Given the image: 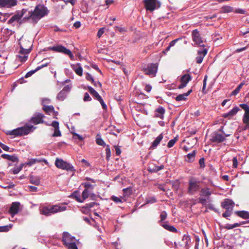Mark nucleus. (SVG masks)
<instances>
[{
    "mask_svg": "<svg viewBox=\"0 0 249 249\" xmlns=\"http://www.w3.org/2000/svg\"><path fill=\"white\" fill-rule=\"evenodd\" d=\"M240 107L244 110L242 121L245 124V129L249 128V105L246 104H241Z\"/></svg>",
    "mask_w": 249,
    "mask_h": 249,
    "instance_id": "obj_7",
    "label": "nucleus"
},
{
    "mask_svg": "<svg viewBox=\"0 0 249 249\" xmlns=\"http://www.w3.org/2000/svg\"><path fill=\"white\" fill-rule=\"evenodd\" d=\"M199 163L200 164V167L201 168H204L205 167V162L204 158H201L199 160Z\"/></svg>",
    "mask_w": 249,
    "mask_h": 249,
    "instance_id": "obj_62",
    "label": "nucleus"
},
{
    "mask_svg": "<svg viewBox=\"0 0 249 249\" xmlns=\"http://www.w3.org/2000/svg\"><path fill=\"white\" fill-rule=\"evenodd\" d=\"M241 225V223H235L234 224H226V225L225 226V228L228 229V230H231V229H233L234 228L239 227Z\"/></svg>",
    "mask_w": 249,
    "mask_h": 249,
    "instance_id": "obj_44",
    "label": "nucleus"
},
{
    "mask_svg": "<svg viewBox=\"0 0 249 249\" xmlns=\"http://www.w3.org/2000/svg\"><path fill=\"white\" fill-rule=\"evenodd\" d=\"M192 92V89L189 90L186 93L179 94L176 97V100L177 101H185L187 97Z\"/></svg>",
    "mask_w": 249,
    "mask_h": 249,
    "instance_id": "obj_28",
    "label": "nucleus"
},
{
    "mask_svg": "<svg viewBox=\"0 0 249 249\" xmlns=\"http://www.w3.org/2000/svg\"><path fill=\"white\" fill-rule=\"evenodd\" d=\"M39 212L41 214L45 216H50L49 210L48 206H43L39 208Z\"/></svg>",
    "mask_w": 249,
    "mask_h": 249,
    "instance_id": "obj_33",
    "label": "nucleus"
},
{
    "mask_svg": "<svg viewBox=\"0 0 249 249\" xmlns=\"http://www.w3.org/2000/svg\"><path fill=\"white\" fill-rule=\"evenodd\" d=\"M48 125H52L54 128V133L52 135L53 137H60L61 136V133L59 130V123L57 121H53L51 124L46 123Z\"/></svg>",
    "mask_w": 249,
    "mask_h": 249,
    "instance_id": "obj_19",
    "label": "nucleus"
},
{
    "mask_svg": "<svg viewBox=\"0 0 249 249\" xmlns=\"http://www.w3.org/2000/svg\"><path fill=\"white\" fill-rule=\"evenodd\" d=\"M90 194V191L88 189H84L82 193V198L77 197L76 200L79 202H83L86 199L88 198Z\"/></svg>",
    "mask_w": 249,
    "mask_h": 249,
    "instance_id": "obj_27",
    "label": "nucleus"
},
{
    "mask_svg": "<svg viewBox=\"0 0 249 249\" xmlns=\"http://www.w3.org/2000/svg\"><path fill=\"white\" fill-rule=\"evenodd\" d=\"M165 109L161 106L159 107L155 111V117L160 118L161 119L164 118Z\"/></svg>",
    "mask_w": 249,
    "mask_h": 249,
    "instance_id": "obj_24",
    "label": "nucleus"
},
{
    "mask_svg": "<svg viewBox=\"0 0 249 249\" xmlns=\"http://www.w3.org/2000/svg\"><path fill=\"white\" fill-rule=\"evenodd\" d=\"M27 9H23L20 13H18L13 16L8 21L7 23L14 25L15 22H18L24 15L27 12Z\"/></svg>",
    "mask_w": 249,
    "mask_h": 249,
    "instance_id": "obj_11",
    "label": "nucleus"
},
{
    "mask_svg": "<svg viewBox=\"0 0 249 249\" xmlns=\"http://www.w3.org/2000/svg\"><path fill=\"white\" fill-rule=\"evenodd\" d=\"M111 199L116 203H122V200L121 199V198L115 196H112L111 197Z\"/></svg>",
    "mask_w": 249,
    "mask_h": 249,
    "instance_id": "obj_49",
    "label": "nucleus"
},
{
    "mask_svg": "<svg viewBox=\"0 0 249 249\" xmlns=\"http://www.w3.org/2000/svg\"><path fill=\"white\" fill-rule=\"evenodd\" d=\"M160 225L165 229L170 231L173 232H177L178 231V230L174 226L169 225L167 222L163 223L160 224Z\"/></svg>",
    "mask_w": 249,
    "mask_h": 249,
    "instance_id": "obj_29",
    "label": "nucleus"
},
{
    "mask_svg": "<svg viewBox=\"0 0 249 249\" xmlns=\"http://www.w3.org/2000/svg\"><path fill=\"white\" fill-rule=\"evenodd\" d=\"M17 0H0V7L11 8L17 5Z\"/></svg>",
    "mask_w": 249,
    "mask_h": 249,
    "instance_id": "obj_15",
    "label": "nucleus"
},
{
    "mask_svg": "<svg viewBox=\"0 0 249 249\" xmlns=\"http://www.w3.org/2000/svg\"><path fill=\"white\" fill-rule=\"evenodd\" d=\"M158 65L157 64L151 63L147 65L142 66V71L146 75L151 77H155L156 75L158 70Z\"/></svg>",
    "mask_w": 249,
    "mask_h": 249,
    "instance_id": "obj_4",
    "label": "nucleus"
},
{
    "mask_svg": "<svg viewBox=\"0 0 249 249\" xmlns=\"http://www.w3.org/2000/svg\"><path fill=\"white\" fill-rule=\"evenodd\" d=\"M43 109L47 114L50 115H52V113H54V107L53 106L44 105Z\"/></svg>",
    "mask_w": 249,
    "mask_h": 249,
    "instance_id": "obj_32",
    "label": "nucleus"
},
{
    "mask_svg": "<svg viewBox=\"0 0 249 249\" xmlns=\"http://www.w3.org/2000/svg\"><path fill=\"white\" fill-rule=\"evenodd\" d=\"M63 241L68 249H77L75 238L71 236L68 232H64L63 233Z\"/></svg>",
    "mask_w": 249,
    "mask_h": 249,
    "instance_id": "obj_3",
    "label": "nucleus"
},
{
    "mask_svg": "<svg viewBox=\"0 0 249 249\" xmlns=\"http://www.w3.org/2000/svg\"><path fill=\"white\" fill-rule=\"evenodd\" d=\"M239 110V108L238 107L235 106L228 112L223 114L222 116L225 118L230 119L234 116Z\"/></svg>",
    "mask_w": 249,
    "mask_h": 249,
    "instance_id": "obj_21",
    "label": "nucleus"
},
{
    "mask_svg": "<svg viewBox=\"0 0 249 249\" xmlns=\"http://www.w3.org/2000/svg\"><path fill=\"white\" fill-rule=\"evenodd\" d=\"M97 203L94 202H90L86 204V208L90 209L93 207Z\"/></svg>",
    "mask_w": 249,
    "mask_h": 249,
    "instance_id": "obj_58",
    "label": "nucleus"
},
{
    "mask_svg": "<svg viewBox=\"0 0 249 249\" xmlns=\"http://www.w3.org/2000/svg\"><path fill=\"white\" fill-rule=\"evenodd\" d=\"M144 7L147 11L152 12L160 7L158 0H144Z\"/></svg>",
    "mask_w": 249,
    "mask_h": 249,
    "instance_id": "obj_9",
    "label": "nucleus"
},
{
    "mask_svg": "<svg viewBox=\"0 0 249 249\" xmlns=\"http://www.w3.org/2000/svg\"><path fill=\"white\" fill-rule=\"evenodd\" d=\"M36 71H36V69H35V70L31 71H30L28 72L26 74V75H25V77L26 78L29 77L31 76H32V75H33L35 72H36Z\"/></svg>",
    "mask_w": 249,
    "mask_h": 249,
    "instance_id": "obj_56",
    "label": "nucleus"
},
{
    "mask_svg": "<svg viewBox=\"0 0 249 249\" xmlns=\"http://www.w3.org/2000/svg\"><path fill=\"white\" fill-rule=\"evenodd\" d=\"M232 211V210L230 209H226V211L222 214V216L224 217H228L231 215Z\"/></svg>",
    "mask_w": 249,
    "mask_h": 249,
    "instance_id": "obj_51",
    "label": "nucleus"
},
{
    "mask_svg": "<svg viewBox=\"0 0 249 249\" xmlns=\"http://www.w3.org/2000/svg\"><path fill=\"white\" fill-rule=\"evenodd\" d=\"M186 42V41L185 40L184 38H177L172 41L170 43L168 47H173L174 45H175L176 43H177V45L178 46H182L184 45V44H185Z\"/></svg>",
    "mask_w": 249,
    "mask_h": 249,
    "instance_id": "obj_26",
    "label": "nucleus"
},
{
    "mask_svg": "<svg viewBox=\"0 0 249 249\" xmlns=\"http://www.w3.org/2000/svg\"><path fill=\"white\" fill-rule=\"evenodd\" d=\"M167 216V214L165 211H162L161 212L160 214V220L159 221V223L163 222L165 220Z\"/></svg>",
    "mask_w": 249,
    "mask_h": 249,
    "instance_id": "obj_46",
    "label": "nucleus"
},
{
    "mask_svg": "<svg viewBox=\"0 0 249 249\" xmlns=\"http://www.w3.org/2000/svg\"><path fill=\"white\" fill-rule=\"evenodd\" d=\"M71 87L69 85H66L64 87L62 90L64 91L65 93L67 94V92H68L70 91Z\"/></svg>",
    "mask_w": 249,
    "mask_h": 249,
    "instance_id": "obj_61",
    "label": "nucleus"
},
{
    "mask_svg": "<svg viewBox=\"0 0 249 249\" xmlns=\"http://www.w3.org/2000/svg\"><path fill=\"white\" fill-rule=\"evenodd\" d=\"M192 36L195 44L198 45L199 47H205V45L203 44L204 39L202 37L201 34L197 29L192 31Z\"/></svg>",
    "mask_w": 249,
    "mask_h": 249,
    "instance_id": "obj_8",
    "label": "nucleus"
},
{
    "mask_svg": "<svg viewBox=\"0 0 249 249\" xmlns=\"http://www.w3.org/2000/svg\"><path fill=\"white\" fill-rule=\"evenodd\" d=\"M211 195L210 189L208 188L202 189L200 192L201 196L209 197Z\"/></svg>",
    "mask_w": 249,
    "mask_h": 249,
    "instance_id": "obj_35",
    "label": "nucleus"
},
{
    "mask_svg": "<svg viewBox=\"0 0 249 249\" xmlns=\"http://www.w3.org/2000/svg\"><path fill=\"white\" fill-rule=\"evenodd\" d=\"M177 141H178L177 137H175L173 139L170 140L168 143L167 146L169 148H171V147H173Z\"/></svg>",
    "mask_w": 249,
    "mask_h": 249,
    "instance_id": "obj_47",
    "label": "nucleus"
},
{
    "mask_svg": "<svg viewBox=\"0 0 249 249\" xmlns=\"http://www.w3.org/2000/svg\"><path fill=\"white\" fill-rule=\"evenodd\" d=\"M31 48L25 49L24 48H20L18 52V54L17 55V59L21 62H25L28 57V54L31 52Z\"/></svg>",
    "mask_w": 249,
    "mask_h": 249,
    "instance_id": "obj_12",
    "label": "nucleus"
},
{
    "mask_svg": "<svg viewBox=\"0 0 249 249\" xmlns=\"http://www.w3.org/2000/svg\"><path fill=\"white\" fill-rule=\"evenodd\" d=\"M191 79V76L189 74H185L182 75L180 78L181 84L178 86V88L182 89L185 87Z\"/></svg>",
    "mask_w": 249,
    "mask_h": 249,
    "instance_id": "obj_17",
    "label": "nucleus"
},
{
    "mask_svg": "<svg viewBox=\"0 0 249 249\" xmlns=\"http://www.w3.org/2000/svg\"><path fill=\"white\" fill-rule=\"evenodd\" d=\"M48 50L67 54L70 56L71 59H73L74 58V56L71 52L66 48H48Z\"/></svg>",
    "mask_w": 249,
    "mask_h": 249,
    "instance_id": "obj_14",
    "label": "nucleus"
},
{
    "mask_svg": "<svg viewBox=\"0 0 249 249\" xmlns=\"http://www.w3.org/2000/svg\"><path fill=\"white\" fill-rule=\"evenodd\" d=\"M96 142L97 144L105 146H106V143L104 142V140L101 138V135L100 134H97L96 138Z\"/></svg>",
    "mask_w": 249,
    "mask_h": 249,
    "instance_id": "obj_39",
    "label": "nucleus"
},
{
    "mask_svg": "<svg viewBox=\"0 0 249 249\" xmlns=\"http://www.w3.org/2000/svg\"><path fill=\"white\" fill-rule=\"evenodd\" d=\"M54 206L55 213L64 212L67 209L65 203H58L54 205Z\"/></svg>",
    "mask_w": 249,
    "mask_h": 249,
    "instance_id": "obj_25",
    "label": "nucleus"
},
{
    "mask_svg": "<svg viewBox=\"0 0 249 249\" xmlns=\"http://www.w3.org/2000/svg\"><path fill=\"white\" fill-rule=\"evenodd\" d=\"M245 83L244 82L241 83L238 87L231 92V95H237L240 91V89L242 88V87L244 85Z\"/></svg>",
    "mask_w": 249,
    "mask_h": 249,
    "instance_id": "obj_40",
    "label": "nucleus"
},
{
    "mask_svg": "<svg viewBox=\"0 0 249 249\" xmlns=\"http://www.w3.org/2000/svg\"><path fill=\"white\" fill-rule=\"evenodd\" d=\"M196 154V152L195 150H194L192 153L188 154L187 155V160L189 162H193L195 160Z\"/></svg>",
    "mask_w": 249,
    "mask_h": 249,
    "instance_id": "obj_41",
    "label": "nucleus"
},
{
    "mask_svg": "<svg viewBox=\"0 0 249 249\" xmlns=\"http://www.w3.org/2000/svg\"><path fill=\"white\" fill-rule=\"evenodd\" d=\"M19 206L20 203L18 202H14L12 203L9 212L12 217L18 212Z\"/></svg>",
    "mask_w": 249,
    "mask_h": 249,
    "instance_id": "obj_16",
    "label": "nucleus"
},
{
    "mask_svg": "<svg viewBox=\"0 0 249 249\" xmlns=\"http://www.w3.org/2000/svg\"><path fill=\"white\" fill-rule=\"evenodd\" d=\"M50 103V100L47 98H43L42 100V105H45L46 104H49Z\"/></svg>",
    "mask_w": 249,
    "mask_h": 249,
    "instance_id": "obj_64",
    "label": "nucleus"
},
{
    "mask_svg": "<svg viewBox=\"0 0 249 249\" xmlns=\"http://www.w3.org/2000/svg\"><path fill=\"white\" fill-rule=\"evenodd\" d=\"M82 185L85 188V189H88V190H92L95 186V184H91L89 182H85L82 184Z\"/></svg>",
    "mask_w": 249,
    "mask_h": 249,
    "instance_id": "obj_37",
    "label": "nucleus"
},
{
    "mask_svg": "<svg viewBox=\"0 0 249 249\" xmlns=\"http://www.w3.org/2000/svg\"><path fill=\"white\" fill-rule=\"evenodd\" d=\"M86 79L88 80L91 81L92 83L94 82V79L92 76L89 73H87L86 75Z\"/></svg>",
    "mask_w": 249,
    "mask_h": 249,
    "instance_id": "obj_63",
    "label": "nucleus"
},
{
    "mask_svg": "<svg viewBox=\"0 0 249 249\" xmlns=\"http://www.w3.org/2000/svg\"><path fill=\"white\" fill-rule=\"evenodd\" d=\"M234 205L233 201L229 199H226L221 203V206L225 209H230L233 210V208Z\"/></svg>",
    "mask_w": 249,
    "mask_h": 249,
    "instance_id": "obj_20",
    "label": "nucleus"
},
{
    "mask_svg": "<svg viewBox=\"0 0 249 249\" xmlns=\"http://www.w3.org/2000/svg\"><path fill=\"white\" fill-rule=\"evenodd\" d=\"M44 115L41 113H38L36 114L34 117H32L31 119V122L34 124H38L40 123H43L44 121L43 118L44 117Z\"/></svg>",
    "mask_w": 249,
    "mask_h": 249,
    "instance_id": "obj_22",
    "label": "nucleus"
},
{
    "mask_svg": "<svg viewBox=\"0 0 249 249\" xmlns=\"http://www.w3.org/2000/svg\"><path fill=\"white\" fill-rule=\"evenodd\" d=\"M67 94L62 90L57 94V99L60 101H63L66 97Z\"/></svg>",
    "mask_w": 249,
    "mask_h": 249,
    "instance_id": "obj_42",
    "label": "nucleus"
},
{
    "mask_svg": "<svg viewBox=\"0 0 249 249\" xmlns=\"http://www.w3.org/2000/svg\"><path fill=\"white\" fill-rule=\"evenodd\" d=\"M238 216L244 218H249V213L247 211H237L236 212Z\"/></svg>",
    "mask_w": 249,
    "mask_h": 249,
    "instance_id": "obj_36",
    "label": "nucleus"
},
{
    "mask_svg": "<svg viewBox=\"0 0 249 249\" xmlns=\"http://www.w3.org/2000/svg\"><path fill=\"white\" fill-rule=\"evenodd\" d=\"M1 157L4 159L8 160L13 162H17L18 161V158L16 155H10L8 154H2Z\"/></svg>",
    "mask_w": 249,
    "mask_h": 249,
    "instance_id": "obj_31",
    "label": "nucleus"
},
{
    "mask_svg": "<svg viewBox=\"0 0 249 249\" xmlns=\"http://www.w3.org/2000/svg\"><path fill=\"white\" fill-rule=\"evenodd\" d=\"M104 33V28H102L99 30L97 33V36L98 37H100Z\"/></svg>",
    "mask_w": 249,
    "mask_h": 249,
    "instance_id": "obj_60",
    "label": "nucleus"
},
{
    "mask_svg": "<svg viewBox=\"0 0 249 249\" xmlns=\"http://www.w3.org/2000/svg\"><path fill=\"white\" fill-rule=\"evenodd\" d=\"M55 165L59 169L70 172L75 171L74 167L71 164L62 159L57 158L55 161Z\"/></svg>",
    "mask_w": 249,
    "mask_h": 249,
    "instance_id": "obj_5",
    "label": "nucleus"
},
{
    "mask_svg": "<svg viewBox=\"0 0 249 249\" xmlns=\"http://www.w3.org/2000/svg\"><path fill=\"white\" fill-rule=\"evenodd\" d=\"M91 98L90 97L89 93L87 92L85 93L84 94L83 100L85 102H87V101H91Z\"/></svg>",
    "mask_w": 249,
    "mask_h": 249,
    "instance_id": "obj_53",
    "label": "nucleus"
},
{
    "mask_svg": "<svg viewBox=\"0 0 249 249\" xmlns=\"http://www.w3.org/2000/svg\"><path fill=\"white\" fill-rule=\"evenodd\" d=\"M36 127L32 125H26L23 127H18L12 130L8 131L7 134L14 137L27 135L32 132Z\"/></svg>",
    "mask_w": 249,
    "mask_h": 249,
    "instance_id": "obj_2",
    "label": "nucleus"
},
{
    "mask_svg": "<svg viewBox=\"0 0 249 249\" xmlns=\"http://www.w3.org/2000/svg\"><path fill=\"white\" fill-rule=\"evenodd\" d=\"M156 202V199L154 196L147 198L146 200V203L152 204Z\"/></svg>",
    "mask_w": 249,
    "mask_h": 249,
    "instance_id": "obj_50",
    "label": "nucleus"
},
{
    "mask_svg": "<svg viewBox=\"0 0 249 249\" xmlns=\"http://www.w3.org/2000/svg\"><path fill=\"white\" fill-rule=\"evenodd\" d=\"M88 89L89 92L100 103L103 108L107 109V106L99 93L91 87L89 86Z\"/></svg>",
    "mask_w": 249,
    "mask_h": 249,
    "instance_id": "obj_13",
    "label": "nucleus"
},
{
    "mask_svg": "<svg viewBox=\"0 0 249 249\" xmlns=\"http://www.w3.org/2000/svg\"><path fill=\"white\" fill-rule=\"evenodd\" d=\"M200 181L195 178H191L189 181L188 192L190 195H194L200 189Z\"/></svg>",
    "mask_w": 249,
    "mask_h": 249,
    "instance_id": "obj_6",
    "label": "nucleus"
},
{
    "mask_svg": "<svg viewBox=\"0 0 249 249\" xmlns=\"http://www.w3.org/2000/svg\"><path fill=\"white\" fill-rule=\"evenodd\" d=\"M48 208H49V210L50 215H51L52 214H55V212H54L55 209H54V205L48 206Z\"/></svg>",
    "mask_w": 249,
    "mask_h": 249,
    "instance_id": "obj_54",
    "label": "nucleus"
},
{
    "mask_svg": "<svg viewBox=\"0 0 249 249\" xmlns=\"http://www.w3.org/2000/svg\"><path fill=\"white\" fill-rule=\"evenodd\" d=\"M115 29H116V30H118L120 33H124L126 31L125 28H124V27L116 26Z\"/></svg>",
    "mask_w": 249,
    "mask_h": 249,
    "instance_id": "obj_59",
    "label": "nucleus"
},
{
    "mask_svg": "<svg viewBox=\"0 0 249 249\" xmlns=\"http://www.w3.org/2000/svg\"><path fill=\"white\" fill-rule=\"evenodd\" d=\"M30 182L32 184H34L36 185H38L40 184V179L38 177H32L30 179Z\"/></svg>",
    "mask_w": 249,
    "mask_h": 249,
    "instance_id": "obj_43",
    "label": "nucleus"
},
{
    "mask_svg": "<svg viewBox=\"0 0 249 249\" xmlns=\"http://www.w3.org/2000/svg\"><path fill=\"white\" fill-rule=\"evenodd\" d=\"M0 146L4 151H8L9 150V147L8 146H7V145H5L4 144L1 143V142H0Z\"/></svg>",
    "mask_w": 249,
    "mask_h": 249,
    "instance_id": "obj_57",
    "label": "nucleus"
},
{
    "mask_svg": "<svg viewBox=\"0 0 249 249\" xmlns=\"http://www.w3.org/2000/svg\"><path fill=\"white\" fill-rule=\"evenodd\" d=\"M12 227V225L0 226V232L8 231L10 230Z\"/></svg>",
    "mask_w": 249,
    "mask_h": 249,
    "instance_id": "obj_45",
    "label": "nucleus"
},
{
    "mask_svg": "<svg viewBox=\"0 0 249 249\" xmlns=\"http://www.w3.org/2000/svg\"><path fill=\"white\" fill-rule=\"evenodd\" d=\"M22 168V165H21L20 167H18L14 168L12 170L13 173L15 175L17 174L21 170Z\"/></svg>",
    "mask_w": 249,
    "mask_h": 249,
    "instance_id": "obj_52",
    "label": "nucleus"
},
{
    "mask_svg": "<svg viewBox=\"0 0 249 249\" xmlns=\"http://www.w3.org/2000/svg\"><path fill=\"white\" fill-rule=\"evenodd\" d=\"M105 151L106 154V159L107 160H108L111 156V151L109 145H107Z\"/></svg>",
    "mask_w": 249,
    "mask_h": 249,
    "instance_id": "obj_48",
    "label": "nucleus"
},
{
    "mask_svg": "<svg viewBox=\"0 0 249 249\" xmlns=\"http://www.w3.org/2000/svg\"><path fill=\"white\" fill-rule=\"evenodd\" d=\"M231 134H222L219 133L218 132H214L212 134L210 141L212 142L220 143L225 140V138L231 136Z\"/></svg>",
    "mask_w": 249,
    "mask_h": 249,
    "instance_id": "obj_10",
    "label": "nucleus"
},
{
    "mask_svg": "<svg viewBox=\"0 0 249 249\" xmlns=\"http://www.w3.org/2000/svg\"><path fill=\"white\" fill-rule=\"evenodd\" d=\"M163 139V135L162 134H160L156 139L154 141V142L152 143L151 148L154 149L156 148L158 145L160 143L161 140Z\"/></svg>",
    "mask_w": 249,
    "mask_h": 249,
    "instance_id": "obj_30",
    "label": "nucleus"
},
{
    "mask_svg": "<svg viewBox=\"0 0 249 249\" xmlns=\"http://www.w3.org/2000/svg\"><path fill=\"white\" fill-rule=\"evenodd\" d=\"M191 241V238L190 236L187 234H184L182 239V241L184 242L183 245L187 248L188 247L189 243Z\"/></svg>",
    "mask_w": 249,
    "mask_h": 249,
    "instance_id": "obj_38",
    "label": "nucleus"
},
{
    "mask_svg": "<svg viewBox=\"0 0 249 249\" xmlns=\"http://www.w3.org/2000/svg\"><path fill=\"white\" fill-rule=\"evenodd\" d=\"M237 165H238L237 159L236 157H234L232 159V166L233 168H235L237 167Z\"/></svg>",
    "mask_w": 249,
    "mask_h": 249,
    "instance_id": "obj_55",
    "label": "nucleus"
},
{
    "mask_svg": "<svg viewBox=\"0 0 249 249\" xmlns=\"http://www.w3.org/2000/svg\"><path fill=\"white\" fill-rule=\"evenodd\" d=\"M233 11V8L230 6L225 5L221 7L220 13H228Z\"/></svg>",
    "mask_w": 249,
    "mask_h": 249,
    "instance_id": "obj_34",
    "label": "nucleus"
},
{
    "mask_svg": "<svg viewBox=\"0 0 249 249\" xmlns=\"http://www.w3.org/2000/svg\"><path fill=\"white\" fill-rule=\"evenodd\" d=\"M49 13V10L44 5L38 4L35 7L34 11L29 12V16L24 18L23 20H30L33 24H35L40 19L47 16Z\"/></svg>",
    "mask_w": 249,
    "mask_h": 249,
    "instance_id": "obj_1",
    "label": "nucleus"
},
{
    "mask_svg": "<svg viewBox=\"0 0 249 249\" xmlns=\"http://www.w3.org/2000/svg\"><path fill=\"white\" fill-rule=\"evenodd\" d=\"M71 67L75 72L79 76H82L83 74V69L80 63L71 64Z\"/></svg>",
    "mask_w": 249,
    "mask_h": 249,
    "instance_id": "obj_23",
    "label": "nucleus"
},
{
    "mask_svg": "<svg viewBox=\"0 0 249 249\" xmlns=\"http://www.w3.org/2000/svg\"><path fill=\"white\" fill-rule=\"evenodd\" d=\"M208 52L207 49L203 48L197 51V56L196 57V61L197 63L200 64Z\"/></svg>",
    "mask_w": 249,
    "mask_h": 249,
    "instance_id": "obj_18",
    "label": "nucleus"
}]
</instances>
